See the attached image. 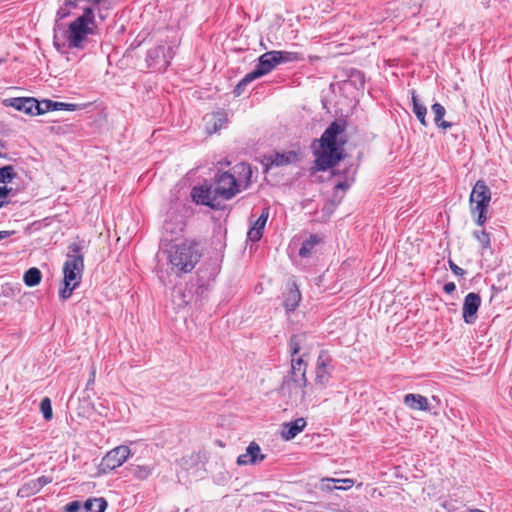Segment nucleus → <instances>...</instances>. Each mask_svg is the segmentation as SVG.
I'll list each match as a JSON object with an SVG mask.
<instances>
[{"instance_id":"obj_39","label":"nucleus","mask_w":512,"mask_h":512,"mask_svg":"<svg viewBox=\"0 0 512 512\" xmlns=\"http://www.w3.org/2000/svg\"><path fill=\"white\" fill-rule=\"evenodd\" d=\"M80 509H81V503L77 500L68 503L64 507L65 512H78Z\"/></svg>"},{"instance_id":"obj_9","label":"nucleus","mask_w":512,"mask_h":512,"mask_svg":"<svg viewBox=\"0 0 512 512\" xmlns=\"http://www.w3.org/2000/svg\"><path fill=\"white\" fill-rule=\"evenodd\" d=\"M191 198L196 204L205 205L212 209H220L222 201L216 195L212 183L205 182L204 184L194 186L191 190Z\"/></svg>"},{"instance_id":"obj_20","label":"nucleus","mask_w":512,"mask_h":512,"mask_svg":"<svg viewBox=\"0 0 512 512\" xmlns=\"http://www.w3.org/2000/svg\"><path fill=\"white\" fill-rule=\"evenodd\" d=\"M301 300L300 291L295 283L291 284L284 298V308L287 312L294 311Z\"/></svg>"},{"instance_id":"obj_10","label":"nucleus","mask_w":512,"mask_h":512,"mask_svg":"<svg viewBox=\"0 0 512 512\" xmlns=\"http://www.w3.org/2000/svg\"><path fill=\"white\" fill-rule=\"evenodd\" d=\"M174 54L173 46L158 45L148 51L147 62L156 70H166Z\"/></svg>"},{"instance_id":"obj_16","label":"nucleus","mask_w":512,"mask_h":512,"mask_svg":"<svg viewBox=\"0 0 512 512\" xmlns=\"http://www.w3.org/2000/svg\"><path fill=\"white\" fill-rule=\"evenodd\" d=\"M5 102L6 105L11 106L18 111H23L29 115H35V107H38L37 100L29 97L11 98Z\"/></svg>"},{"instance_id":"obj_30","label":"nucleus","mask_w":512,"mask_h":512,"mask_svg":"<svg viewBox=\"0 0 512 512\" xmlns=\"http://www.w3.org/2000/svg\"><path fill=\"white\" fill-rule=\"evenodd\" d=\"M327 482L326 487L328 489H349L354 485V481L352 479H332L327 478L325 480Z\"/></svg>"},{"instance_id":"obj_8","label":"nucleus","mask_w":512,"mask_h":512,"mask_svg":"<svg viewBox=\"0 0 512 512\" xmlns=\"http://www.w3.org/2000/svg\"><path fill=\"white\" fill-rule=\"evenodd\" d=\"M212 184L222 202L232 199L242 190L241 182L230 172H217Z\"/></svg>"},{"instance_id":"obj_5","label":"nucleus","mask_w":512,"mask_h":512,"mask_svg":"<svg viewBox=\"0 0 512 512\" xmlns=\"http://www.w3.org/2000/svg\"><path fill=\"white\" fill-rule=\"evenodd\" d=\"M306 368L307 363L304 361L302 356L292 358L290 371L291 376L284 380L282 384V391H288L291 401L296 405L303 404L305 402L306 392L304 388L308 383L306 378Z\"/></svg>"},{"instance_id":"obj_42","label":"nucleus","mask_w":512,"mask_h":512,"mask_svg":"<svg viewBox=\"0 0 512 512\" xmlns=\"http://www.w3.org/2000/svg\"><path fill=\"white\" fill-rule=\"evenodd\" d=\"M455 289H456V285L454 282H447L443 286V290L447 294H451L452 292L455 291Z\"/></svg>"},{"instance_id":"obj_46","label":"nucleus","mask_w":512,"mask_h":512,"mask_svg":"<svg viewBox=\"0 0 512 512\" xmlns=\"http://www.w3.org/2000/svg\"><path fill=\"white\" fill-rule=\"evenodd\" d=\"M10 234H11V233H10L9 231H0V240L5 239V238L9 237V236H10Z\"/></svg>"},{"instance_id":"obj_21","label":"nucleus","mask_w":512,"mask_h":512,"mask_svg":"<svg viewBox=\"0 0 512 512\" xmlns=\"http://www.w3.org/2000/svg\"><path fill=\"white\" fill-rule=\"evenodd\" d=\"M129 473L138 480L147 479L154 471L152 464H131L128 467Z\"/></svg>"},{"instance_id":"obj_15","label":"nucleus","mask_w":512,"mask_h":512,"mask_svg":"<svg viewBox=\"0 0 512 512\" xmlns=\"http://www.w3.org/2000/svg\"><path fill=\"white\" fill-rule=\"evenodd\" d=\"M300 160V155L295 151H287L283 153H275L267 159V168L287 166L294 164Z\"/></svg>"},{"instance_id":"obj_29","label":"nucleus","mask_w":512,"mask_h":512,"mask_svg":"<svg viewBox=\"0 0 512 512\" xmlns=\"http://www.w3.org/2000/svg\"><path fill=\"white\" fill-rule=\"evenodd\" d=\"M106 507L107 502L103 498L89 499L84 504L86 512H104Z\"/></svg>"},{"instance_id":"obj_12","label":"nucleus","mask_w":512,"mask_h":512,"mask_svg":"<svg viewBox=\"0 0 512 512\" xmlns=\"http://www.w3.org/2000/svg\"><path fill=\"white\" fill-rule=\"evenodd\" d=\"M481 305V297L479 294L468 293L463 302L462 317L465 323L473 324L477 319V311Z\"/></svg>"},{"instance_id":"obj_31","label":"nucleus","mask_w":512,"mask_h":512,"mask_svg":"<svg viewBox=\"0 0 512 512\" xmlns=\"http://www.w3.org/2000/svg\"><path fill=\"white\" fill-rule=\"evenodd\" d=\"M40 491V488L35 481V479L30 480L20 487L18 490V496L20 497H30L32 495L37 494Z\"/></svg>"},{"instance_id":"obj_3","label":"nucleus","mask_w":512,"mask_h":512,"mask_svg":"<svg viewBox=\"0 0 512 512\" xmlns=\"http://www.w3.org/2000/svg\"><path fill=\"white\" fill-rule=\"evenodd\" d=\"M165 253L167 254L169 264L177 273H189L201 257L197 248V243L193 240L178 241L177 239L166 238Z\"/></svg>"},{"instance_id":"obj_22","label":"nucleus","mask_w":512,"mask_h":512,"mask_svg":"<svg viewBox=\"0 0 512 512\" xmlns=\"http://www.w3.org/2000/svg\"><path fill=\"white\" fill-rule=\"evenodd\" d=\"M322 242V238L316 234L310 235V237L302 243L299 249V255L303 258L310 257L317 245Z\"/></svg>"},{"instance_id":"obj_4","label":"nucleus","mask_w":512,"mask_h":512,"mask_svg":"<svg viewBox=\"0 0 512 512\" xmlns=\"http://www.w3.org/2000/svg\"><path fill=\"white\" fill-rule=\"evenodd\" d=\"M84 245L80 242H73L68 246V253L63 265V284L59 296L63 300H67L74 289H76L82 279L84 270Z\"/></svg>"},{"instance_id":"obj_33","label":"nucleus","mask_w":512,"mask_h":512,"mask_svg":"<svg viewBox=\"0 0 512 512\" xmlns=\"http://www.w3.org/2000/svg\"><path fill=\"white\" fill-rule=\"evenodd\" d=\"M17 176L14 167L11 165L0 168V183H7L12 181Z\"/></svg>"},{"instance_id":"obj_1","label":"nucleus","mask_w":512,"mask_h":512,"mask_svg":"<svg viewBox=\"0 0 512 512\" xmlns=\"http://www.w3.org/2000/svg\"><path fill=\"white\" fill-rule=\"evenodd\" d=\"M76 6L77 0H65L57 10L53 26V45L60 53H67L72 49L84 50L92 38L98 35L95 11L91 7H86L83 13L68 25L61 23V20L70 16Z\"/></svg>"},{"instance_id":"obj_24","label":"nucleus","mask_w":512,"mask_h":512,"mask_svg":"<svg viewBox=\"0 0 512 512\" xmlns=\"http://www.w3.org/2000/svg\"><path fill=\"white\" fill-rule=\"evenodd\" d=\"M412 104H413V112L416 115L417 119L423 126H427L426 114L427 108L425 105L421 104L418 100V96L414 90L411 92Z\"/></svg>"},{"instance_id":"obj_44","label":"nucleus","mask_w":512,"mask_h":512,"mask_svg":"<svg viewBox=\"0 0 512 512\" xmlns=\"http://www.w3.org/2000/svg\"><path fill=\"white\" fill-rule=\"evenodd\" d=\"M349 183L346 181H340L335 185V190H347L349 188Z\"/></svg>"},{"instance_id":"obj_7","label":"nucleus","mask_w":512,"mask_h":512,"mask_svg":"<svg viewBox=\"0 0 512 512\" xmlns=\"http://www.w3.org/2000/svg\"><path fill=\"white\" fill-rule=\"evenodd\" d=\"M277 65H279V60L276 58L274 51H269L262 54L258 59V64L254 68L253 71L246 74L242 80L235 87V94L240 95L245 86L252 82L253 80L260 78L269 72H271Z\"/></svg>"},{"instance_id":"obj_25","label":"nucleus","mask_w":512,"mask_h":512,"mask_svg":"<svg viewBox=\"0 0 512 512\" xmlns=\"http://www.w3.org/2000/svg\"><path fill=\"white\" fill-rule=\"evenodd\" d=\"M432 112L434 113V122L435 124L442 129H448L452 126L451 122L443 120V117L446 113V110L443 105L440 103H435L431 107Z\"/></svg>"},{"instance_id":"obj_17","label":"nucleus","mask_w":512,"mask_h":512,"mask_svg":"<svg viewBox=\"0 0 512 512\" xmlns=\"http://www.w3.org/2000/svg\"><path fill=\"white\" fill-rule=\"evenodd\" d=\"M330 359L324 353H321L317 359L315 382L319 385H325L330 379V371L328 369Z\"/></svg>"},{"instance_id":"obj_40","label":"nucleus","mask_w":512,"mask_h":512,"mask_svg":"<svg viewBox=\"0 0 512 512\" xmlns=\"http://www.w3.org/2000/svg\"><path fill=\"white\" fill-rule=\"evenodd\" d=\"M451 271L457 276H463L465 274L464 269L456 265L452 260L448 261Z\"/></svg>"},{"instance_id":"obj_14","label":"nucleus","mask_w":512,"mask_h":512,"mask_svg":"<svg viewBox=\"0 0 512 512\" xmlns=\"http://www.w3.org/2000/svg\"><path fill=\"white\" fill-rule=\"evenodd\" d=\"M269 217V208L264 207L260 216L255 220L247 232V238L252 242H257L262 238L265 225Z\"/></svg>"},{"instance_id":"obj_27","label":"nucleus","mask_w":512,"mask_h":512,"mask_svg":"<svg viewBox=\"0 0 512 512\" xmlns=\"http://www.w3.org/2000/svg\"><path fill=\"white\" fill-rule=\"evenodd\" d=\"M41 271L38 268H30L24 274V283L29 287L38 285L41 281Z\"/></svg>"},{"instance_id":"obj_48","label":"nucleus","mask_w":512,"mask_h":512,"mask_svg":"<svg viewBox=\"0 0 512 512\" xmlns=\"http://www.w3.org/2000/svg\"><path fill=\"white\" fill-rule=\"evenodd\" d=\"M6 204H7V202L0 200V208L4 207Z\"/></svg>"},{"instance_id":"obj_11","label":"nucleus","mask_w":512,"mask_h":512,"mask_svg":"<svg viewBox=\"0 0 512 512\" xmlns=\"http://www.w3.org/2000/svg\"><path fill=\"white\" fill-rule=\"evenodd\" d=\"M129 455L130 449L128 446H118L104 456L101 465L109 470H114L120 467L128 459Z\"/></svg>"},{"instance_id":"obj_36","label":"nucleus","mask_w":512,"mask_h":512,"mask_svg":"<svg viewBox=\"0 0 512 512\" xmlns=\"http://www.w3.org/2000/svg\"><path fill=\"white\" fill-rule=\"evenodd\" d=\"M37 105L38 107H35V115H41L48 111H54L52 100H43L41 102L37 101Z\"/></svg>"},{"instance_id":"obj_18","label":"nucleus","mask_w":512,"mask_h":512,"mask_svg":"<svg viewBox=\"0 0 512 512\" xmlns=\"http://www.w3.org/2000/svg\"><path fill=\"white\" fill-rule=\"evenodd\" d=\"M306 420L304 418H297L296 420L283 424L282 437L285 440H291L296 437L306 427Z\"/></svg>"},{"instance_id":"obj_32","label":"nucleus","mask_w":512,"mask_h":512,"mask_svg":"<svg viewBox=\"0 0 512 512\" xmlns=\"http://www.w3.org/2000/svg\"><path fill=\"white\" fill-rule=\"evenodd\" d=\"M305 334H296L291 336L289 341V348L292 358H296L295 356L300 352L301 345L305 341Z\"/></svg>"},{"instance_id":"obj_2","label":"nucleus","mask_w":512,"mask_h":512,"mask_svg":"<svg viewBox=\"0 0 512 512\" xmlns=\"http://www.w3.org/2000/svg\"><path fill=\"white\" fill-rule=\"evenodd\" d=\"M346 130V123L341 120L333 121L320 138V150L315 152V166L319 171H325L335 166L342 159V146L345 141L338 142V136Z\"/></svg>"},{"instance_id":"obj_38","label":"nucleus","mask_w":512,"mask_h":512,"mask_svg":"<svg viewBox=\"0 0 512 512\" xmlns=\"http://www.w3.org/2000/svg\"><path fill=\"white\" fill-rule=\"evenodd\" d=\"M35 481L37 482V484L41 490L44 486L50 484L53 481V477L48 476V475H43V476L35 479Z\"/></svg>"},{"instance_id":"obj_26","label":"nucleus","mask_w":512,"mask_h":512,"mask_svg":"<svg viewBox=\"0 0 512 512\" xmlns=\"http://www.w3.org/2000/svg\"><path fill=\"white\" fill-rule=\"evenodd\" d=\"M273 51L276 58L279 60V64L304 60L303 54L299 52L276 50Z\"/></svg>"},{"instance_id":"obj_41","label":"nucleus","mask_w":512,"mask_h":512,"mask_svg":"<svg viewBox=\"0 0 512 512\" xmlns=\"http://www.w3.org/2000/svg\"><path fill=\"white\" fill-rule=\"evenodd\" d=\"M234 169H238L240 170L241 172L245 173L247 175V177L249 178L251 176V169L248 165L246 164H240V165H237L234 167Z\"/></svg>"},{"instance_id":"obj_6","label":"nucleus","mask_w":512,"mask_h":512,"mask_svg":"<svg viewBox=\"0 0 512 512\" xmlns=\"http://www.w3.org/2000/svg\"><path fill=\"white\" fill-rule=\"evenodd\" d=\"M491 200V191L483 180H478L470 194L471 213H477V224L482 226L486 221V211Z\"/></svg>"},{"instance_id":"obj_23","label":"nucleus","mask_w":512,"mask_h":512,"mask_svg":"<svg viewBox=\"0 0 512 512\" xmlns=\"http://www.w3.org/2000/svg\"><path fill=\"white\" fill-rule=\"evenodd\" d=\"M204 120L207 125V131L211 134L221 129L226 123V118L222 114L206 115Z\"/></svg>"},{"instance_id":"obj_34","label":"nucleus","mask_w":512,"mask_h":512,"mask_svg":"<svg viewBox=\"0 0 512 512\" xmlns=\"http://www.w3.org/2000/svg\"><path fill=\"white\" fill-rule=\"evenodd\" d=\"M183 222L180 220L178 221L177 223L175 224H172L171 222L169 221H165L164 225H163V229H164V232L166 234H171L172 235H177L179 234L180 232H182L183 230Z\"/></svg>"},{"instance_id":"obj_43","label":"nucleus","mask_w":512,"mask_h":512,"mask_svg":"<svg viewBox=\"0 0 512 512\" xmlns=\"http://www.w3.org/2000/svg\"><path fill=\"white\" fill-rule=\"evenodd\" d=\"M95 377H96V367H95V365H92L91 370H90L89 379L87 382V386L94 384Z\"/></svg>"},{"instance_id":"obj_28","label":"nucleus","mask_w":512,"mask_h":512,"mask_svg":"<svg viewBox=\"0 0 512 512\" xmlns=\"http://www.w3.org/2000/svg\"><path fill=\"white\" fill-rule=\"evenodd\" d=\"M473 235L481 245V254L482 255H485L487 251L491 252L490 235L485 230L474 231Z\"/></svg>"},{"instance_id":"obj_37","label":"nucleus","mask_w":512,"mask_h":512,"mask_svg":"<svg viewBox=\"0 0 512 512\" xmlns=\"http://www.w3.org/2000/svg\"><path fill=\"white\" fill-rule=\"evenodd\" d=\"M77 108L76 104L73 103H64V102H55L53 101V110H66V111H75Z\"/></svg>"},{"instance_id":"obj_19","label":"nucleus","mask_w":512,"mask_h":512,"mask_svg":"<svg viewBox=\"0 0 512 512\" xmlns=\"http://www.w3.org/2000/svg\"><path fill=\"white\" fill-rule=\"evenodd\" d=\"M406 406L413 410L429 411L430 405L428 399L420 394L409 393L404 397Z\"/></svg>"},{"instance_id":"obj_35","label":"nucleus","mask_w":512,"mask_h":512,"mask_svg":"<svg viewBox=\"0 0 512 512\" xmlns=\"http://www.w3.org/2000/svg\"><path fill=\"white\" fill-rule=\"evenodd\" d=\"M40 410L45 420H51L53 416L51 401L48 397L42 399L40 403Z\"/></svg>"},{"instance_id":"obj_45","label":"nucleus","mask_w":512,"mask_h":512,"mask_svg":"<svg viewBox=\"0 0 512 512\" xmlns=\"http://www.w3.org/2000/svg\"><path fill=\"white\" fill-rule=\"evenodd\" d=\"M10 191H11V189L7 188L6 186H1L0 187V199L5 198L9 194Z\"/></svg>"},{"instance_id":"obj_13","label":"nucleus","mask_w":512,"mask_h":512,"mask_svg":"<svg viewBox=\"0 0 512 512\" xmlns=\"http://www.w3.org/2000/svg\"><path fill=\"white\" fill-rule=\"evenodd\" d=\"M265 455L261 453L260 446L256 442H251L247 449L246 453L241 454L237 458L238 465H255L261 461H263Z\"/></svg>"},{"instance_id":"obj_47","label":"nucleus","mask_w":512,"mask_h":512,"mask_svg":"<svg viewBox=\"0 0 512 512\" xmlns=\"http://www.w3.org/2000/svg\"><path fill=\"white\" fill-rule=\"evenodd\" d=\"M5 146L4 144L2 143V141L0 140V157H4V153H3V150H4Z\"/></svg>"}]
</instances>
